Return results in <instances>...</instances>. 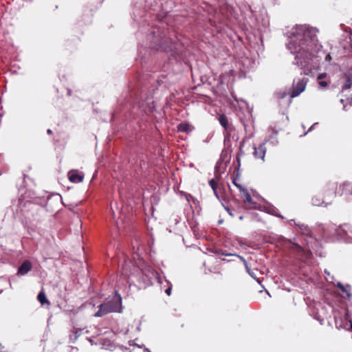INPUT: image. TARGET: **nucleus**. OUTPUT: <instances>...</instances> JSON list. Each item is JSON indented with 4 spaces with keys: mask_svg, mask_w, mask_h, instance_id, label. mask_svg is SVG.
<instances>
[{
    "mask_svg": "<svg viewBox=\"0 0 352 352\" xmlns=\"http://www.w3.org/2000/svg\"><path fill=\"white\" fill-rule=\"evenodd\" d=\"M122 309V298L120 295L107 300L98 306V310L94 314L95 317H102L112 312H120Z\"/></svg>",
    "mask_w": 352,
    "mask_h": 352,
    "instance_id": "2",
    "label": "nucleus"
},
{
    "mask_svg": "<svg viewBox=\"0 0 352 352\" xmlns=\"http://www.w3.org/2000/svg\"><path fill=\"white\" fill-rule=\"evenodd\" d=\"M227 211L230 215H231L232 217H234V214L232 212V211L230 209L227 208Z\"/></svg>",
    "mask_w": 352,
    "mask_h": 352,
    "instance_id": "23",
    "label": "nucleus"
},
{
    "mask_svg": "<svg viewBox=\"0 0 352 352\" xmlns=\"http://www.w3.org/2000/svg\"><path fill=\"white\" fill-rule=\"evenodd\" d=\"M216 279L219 280L222 279V274L221 272H219L217 273V276Z\"/></svg>",
    "mask_w": 352,
    "mask_h": 352,
    "instance_id": "22",
    "label": "nucleus"
},
{
    "mask_svg": "<svg viewBox=\"0 0 352 352\" xmlns=\"http://www.w3.org/2000/svg\"><path fill=\"white\" fill-rule=\"evenodd\" d=\"M241 197L243 198V201L245 204H248L250 205H254L255 203L254 202L250 194L248 192L246 188H244L242 191H241Z\"/></svg>",
    "mask_w": 352,
    "mask_h": 352,
    "instance_id": "10",
    "label": "nucleus"
},
{
    "mask_svg": "<svg viewBox=\"0 0 352 352\" xmlns=\"http://www.w3.org/2000/svg\"><path fill=\"white\" fill-rule=\"evenodd\" d=\"M326 76H327V74L326 73H322V74H319V76H318L317 79L318 80H322Z\"/></svg>",
    "mask_w": 352,
    "mask_h": 352,
    "instance_id": "20",
    "label": "nucleus"
},
{
    "mask_svg": "<svg viewBox=\"0 0 352 352\" xmlns=\"http://www.w3.org/2000/svg\"><path fill=\"white\" fill-rule=\"evenodd\" d=\"M311 201H312V204L314 206H322L324 204V201L323 200H320L316 196L312 197Z\"/></svg>",
    "mask_w": 352,
    "mask_h": 352,
    "instance_id": "16",
    "label": "nucleus"
},
{
    "mask_svg": "<svg viewBox=\"0 0 352 352\" xmlns=\"http://www.w3.org/2000/svg\"><path fill=\"white\" fill-rule=\"evenodd\" d=\"M219 122L221 125L226 130L228 128V120L225 114H221L219 116Z\"/></svg>",
    "mask_w": 352,
    "mask_h": 352,
    "instance_id": "12",
    "label": "nucleus"
},
{
    "mask_svg": "<svg viewBox=\"0 0 352 352\" xmlns=\"http://www.w3.org/2000/svg\"><path fill=\"white\" fill-rule=\"evenodd\" d=\"M37 300L39 301V302L41 304V305H46L47 307H50L51 303L47 300L45 293L43 289H42L37 296Z\"/></svg>",
    "mask_w": 352,
    "mask_h": 352,
    "instance_id": "9",
    "label": "nucleus"
},
{
    "mask_svg": "<svg viewBox=\"0 0 352 352\" xmlns=\"http://www.w3.org/2000/svg\"><path fill=\"white\" fill-rule=\"evenodd\" d=\"M289 48L296 54V64L308 75L311 70V60L318 50L317 36L314 30L306 26L296 28Z\"/></svg>",
    "mask_w": 352,
    "mask_h": 352,
    "instance_id": "1",
    "label": "nucleus"
},
{
    "mask_svg": "<svg viewBox=\"0 0 352 352\" xmlns=\"http://www.w3.org/2000/svg\"><path fill=\"white\" fill-rule=\"evenodd\" d=\"M350 329L352 331V323L350 324Z\"/></svg>",
    "mask_w": 352,
    "mask_h": 352,
    "instance_id": "27",
    "label": "nucleus"
},
{
    "mask_svg": "<svg viewBox=\"0 0 352 352\" xmlns=\"http://www.w3.org/2000/svg\"><path fill=\"white\" fill-rule=\"evenodd\" d=\"M209 184H210V187L212 188V190L214 191L215 196L219 199V195L217 193V182L214 179H212L209 181Z\"/></svg>",
    "mask_w": 352,
    "mask_h": 352,
    "instance_id": "15",
    "label": "nucleus"
},
{
    "mask_svg": "<svg viewBox=\"0 0 352 352\" xmlns=\"http://www.w3.org/2000/svg\"><path fill=\"white\" fill-rule=\"evenodd\" d=\"M177 130L179 132L188 133L190 131V125L185 122L180 123L177 126Z\"/></svg>",
    "mask_w": 352,
    "mask_h": 352,
    "instance_id": "13",
    "label": "nucleus"
},
{
    "mask_svg": "<svg viewBox=\"0 0 352 352\" xmlns=\"http://www.w3.org/2000/svg\"><path fill=\"white\" fill-rule=\"evenodd\" d=\"M351 87H352V76H347L346 78L342 89L346 90V89H351Z\"/></svg>",
    "mask_w": 352,
    "mask_h": 352,
    "instance_id": "14",
    "label": "nucleus"
},
{
    "mask_svg": "<svg viewBox=\"0 0 352 352\" xmlns=\"http://www.w3.org/2000/svg\"><path fill=\"white\" fill-rule=\"evenodd\" d=\"M239 219H241H241H243V217H242V216H240V217H239Z\"/></svg>",
    "mask_w": 352,
    "mask_h": 352,
    "instance_id": "28",
    "label": "nucleus"
},
{
    "mask_svg": "<svg viewBox=\"0 0 352 352\" xmlns=\"http://www.w3.org/2000/svg\"><path fill=\"white\" fill-rule=\"evenodd\" d=\"M68 95L70 96L71 95V90H68Z\"/></svg>",
    "mask_w": 352,
    "mask_h": 352,
    "instance_id": "26",
    "label": "nucleus"
},
{
    "mask_svg": "<svg viewBox=\"0 0 352 352\" xmlns=\"http://www.w3.org/2000/svg\"><path fill=\"white\" fill-rule=\"evenodd\" d=\"M308 81L309 79L306 77L294 80L289 94L290 97L295 98L302 93L306 89Z\"/></svg>",
    "mask_w": 352,
    "mask_h": 352,
    "instance_id": "3",
    "label": "nucleus"
},
{
    "mask_svg": "<svg viewBox=\"0 0 352 352\" xmlns=\"http://www.w3.org/2000/svg\"><path fill=\"white\" fill-rule=\"evenodd\" d=\"M165 292L166 294L168 295V296H170L171 294V287H168L166 290H165Z\"/></svg>",
    "mask_w": 352,
    "mask_h": 352,
    "instance_id": "21",
    "label": "nucleus"
},
{
    "mask_svg": "<svg viewBox=\"0 0 352 352\" xmlns=\"http://www.w3.org/2000/svg\"><path fill=\"white\" fill-rule=\"evenodd\" d=\"M337 287L343 292H345L347 294V292H346V289L345 288V287L341 283H338L337 284Z\"/></svg>",
    "mask_w": 352,
    "mask_h": 352,
    "instance_id": "18",
    "label": "nucleus"
},
{
    "mask_svg": "<svg viewBox=\"0 0 352 352\" xmlns=\"http://www.w3.org/2000/svg\"><path fill=\"white\" fill-rule=\"evenodd\" d=\"M32 269V265L28 260L25 261L18 269L17 274L24 276L30 272Z\"/></svg>",
    "mask_w": 352,
    "mask_h": 352,
    "instance_id": "7",
    "label": "nucleus"
},
{
    "mask_svg": "<svg viewBox=\"0 0 352 352\" xmlns=\"http://www.w3.org/2000/svg\"><path fill=\"white\" fill-rule=\"evenodd\" d=\"M291 249L293 253L295 254L296 258L302 263L306 262L312 256V254L310 251L304 250L297 244H293Z\"/></svg>",
    "mask_w": 352,
    "mask_h": 352,
    "instance_id": "4",
    "label": "nucleus"
},
{
    "mask_svg": "<svg viewBox=\"0 0 352 352\" xmlns=\"http://www.w3.org/2000/svg\"><path fill=\"white\" fill-rule=\"evenodd\" d=\"M173 43V41L171 40H168L165 38L162 40L158 46V50H162L164 51L171 50L172 47L171 45Z\"/></svg>",
    "mask_w": 352,
    "mask_h": 352,
    "instance_id": "8",
    "label": "nucleus"
},
{
    "mask_svg": "<svg viewBox=\"0 0 352 352\" xmlns=\"http://www.w3.org/2000/svg\"><path fill=\"white\" fill-rule=\"evenodd\" d=\"M318 84L323 87H325L327 86L328 82L327 81L322 80H318Z\"/></svg>",
    "mask_w": 352,
    "mask_h": 352,
    "instance_id": "19",
    "label": "nucleus"
},
{
    "mask_svg": "<svg viewBox=\"0 0 352 352\" xmlns=\"http://www.w3.org/2000/svg\"><path fill=\"white\" fill-rule=\"evenodd\" d=\"M342 191L341 194H343L344 192L345 194L351 193L352 194V183H344L339 186V192Z\"/></svg>",
    "mask_w": 352,
    "mask_h": 352,
    "instance_id": "11",
    "label": "nucleus"
},
{
    "mask_svg": "<svg viewBox=\"0 0 352 352\" xmlns=\"http://www.w3.org/2000/svg\"><path fill=\"white\" fill-rule=\"evenodd\" d=\"M232 183L240 190V192L242 191L245 188L244 187H243L241 184H239L237 182V178L236 177L233 178Z\"/></svg>",
    "mask_w": 352,
    "mask_h": 352,
    "instance_id": "17",
    "label": "nucleus"
},
{
    "mask_svg": "<svg viewBox=\"0 0 352 352\" xmlns=\"http://www.w3.org/2000/svg\"><path fill=\"white\" fill-rule=\"evenodd\" d=\"M266 153L265 144H260L258 146H254L253 155L256 159L264 160Z\"/></svg>",
    "mask_w": 352,
    "mask_h": 352,
    "instance_id": "5",
    "label": "nucleus"
},
{
    "mask_svg": "<svg viewBox=\"0 0 352 352\" xmlns=\"http://www.w3.org/2000/svg\"><path fill=\"white\" fill-rule=\"evenodd\" d=\"M47 133L48 134H50H50H52V131L51 129H48L47 130Z\"/></svg>",
    "mask_w": 352,
    "mask_h": 352,
    "instance_id": "25",
    "label": "nucleus"
},
{
    "mask_svg": "<svg viewBox=\"0 0 352 352\" xmlns=\"http://www.w3.org/2000/svg\"><path fill=\"white\" fill-rule=\"evenodd\" d=\"M68 178L71 182L80 183L82 182L84 175L77 170H72L68 173Z\"/></svg>",
    "mask_w": 352,
    "mask_h": 352,
    "instance_id": "6",
    "label": "nucleus"
},
{
    "mask_svg": "<svg viewBox=\"0 0 352 352\" xmlns=\"http://www.w3.org/2000/svg\"><path fill=\"white\" fill-rule=\"evenodd\" d=\"M331 59V57L330 54H327L326 56L325 60H327V61H330Z\"/></svg>",
    "mask_w": 352,
    "mask_h": 352,
    "instance_id": "24",
    "label": "nucleus"
}]
</instances>
